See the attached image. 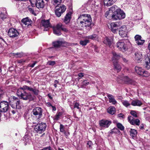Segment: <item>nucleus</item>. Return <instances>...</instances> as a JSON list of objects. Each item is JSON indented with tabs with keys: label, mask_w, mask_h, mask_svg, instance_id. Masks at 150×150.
I'll list each match as a JSON object with an SVG mask.
<instances>
[{
	"label": "nucleus",
	"mask_w": 150,
	"mask_h": 150,
	"mask_svg": "<svg viewBox=\"0 0 150 150\" xmlns=\"http://www.w3.org/2000/svg\"><path fill=\"white\" fill-rule=\"evenodd\" d=\"M77 22L81 26L86 27V29L89 30L91 28V16L88 14L81 15L77 19Z\"/></svg>",
	"instance_id": "f257e3e1"
},
{
	"label": "nucleus",
	"mask_w": 150,
	"mask_h": 150,
	"mask_svg": "<svg viewBox=\"0 0 150 150\" xmlns=\"http://www.w3.org/2000/svg\"><path fill=\"white\" fill-rule=\"evenodd\" d=\"M17 94L18 97L24 100H31L33 99L31 94H28L22 89L19 88L18 89Z\"/></svg>",
	"instance_id": "f03ea898"
},
{
	"label": "nucleus",
	"mask_w": 150,
	"mask_h": 150,
	"mask_svg": "<svg viewBox=\"0 0 150 150\" xmlns=\"http://www.w3.org/2000/svg\"><path fill=\"white\" fill-rule=\"evenodd\" d=\"M117 81L119 83L125 82L126 83L136 85V83L134 81L129 78L127 76H119L117 79Z\"/></svg>",
	"instance_id": "7ed1b4c3"
},
{
	"label": "nucleus",
	"mask_w": 150,
	"mask_h": 150,
	"mask_svg": "<svg viewBox=\"0 0 150 150\" xmlns=\"http://www.w3.org/2000/svg\"><path fill=\"white\" fill-rule=\"evenodd\" d=\"M46 127V123L42 122L36 125L34 128V130L37 132L41 134L45 130Z\"/></svg>",
	"instance_id": "20e7f679"
},
{
	"label": "nucleus",
	"mask_w": 150,
	"mask_h": 150,
	"mask_svg": "<svg viewBox=\"0 0 150 150\" xmlns=\"http://www.w3.org/2000/svg\"><path fill=\"white\" fill-rule=\"evenodd\" d=\"M112 19L115 20H120L124 19L125 17V14L123 10L120 9L116 14H112Z\"/></svg>",
	"instance_id": "39448f33"
},
{
	"label": "nucleus",
	"mask_w": 150,
	"mask_h": 150,
	"mask_svg": "<svg viewBox=\"0 0 150 150\" xmlns=\"http://www.w3.org/2000/svg\"><path fill=\"white\" fill-rule=\"evenodd\" d=\"M116 47L118 49L124 52L128 50L127 45L123 40H120L116 43Z\"/></svg>",
	"instance_id": "423d86ee"
},
{
	"label": "nucleus",
	"mask_w": 150,
	"mask_h": 150,
	"mask_svg": "<svg viewBox=\"0 0 150 150\" xmlns=\"http://www.w3.org/2000/svg\"><path fill=\"white\" fill-rule=\"evenodd\" d=\"M66 9V6L64 5L56 6L54 11L56 15L58 17H60L62 14L65 11Z\"/></svg>",
	"instance_id": "0eeeda50"
},
{
	"label": "nucleus",
	"mask_w": 150,
	"mask_h": 150,
	"mask_svg": "<svg viewBox=\"0 0 150 150\" xmlns=\"http://www.w3.org/2000/svg\"><path fill=\"white\" fill-rule=\"evenodd\" d=\"M121 24L120 22H116L112 23L110 24V28L111 31L114 33H117L118 31V28L120 27Z\"/></svg>",
	"instance_id": "6e6552de"
},
{
	"label": "nucleus",
	"mask_w": 150,
	"mask_h": 150,
	"mask_svg": "<svg viewBox=\"0 0 150 150\" xmlns=\"http://www.w3.org/2000/svg\"><path fill=\"white\" fill-rule=\"evenodd\" d=\"M8 35L11 38H14L18 37L19 33L16 30L12 28H10L8 31Z\"/></svg>",
	"instance_id": "1a4fd4ad"
},
{
	"label": "nucleus",
	"mask_w": 150,
	"mask_h": 150,
	"mask_svg": "<svg viewBox=\"0 0 150 150\" xmlns=\"http://www.w3.org/2000/svg\"><path fill=\"white\" fill-rule=\"evenodd\" d=\"M42 109L40 107H36L33 110L31 113L38 118H40L42 115Z\"/></svg>",
	"instance_id": "9d476101"
},
{
	"label": "nucleus",
	"mask_w": 150,
	"mask_h": 150,
	"mask_svg": "<svg viewBox=\"0 0 150 150\" xmlns=\"http://www.w3.org/2000/svg\"><path fill=\"white\" fill-rule=\"evenodd\" d=\"M9 108V103L6 101H3L0 103V111L1 112H6Z\"/></svg>",
	"instance_id": "9b49d317"
},
{
	"label": "nucleus",
	"mask_w": 150,
	"mask_h": 150,
	"mask_svg": "<svg viewBox=\"0 0 150 150\" xmlns=\"http://www.w3.org/2000/svg\"><path fill=\"white\" fill-rule=\"evenodd\" d=\"M119 35L121 37H126L128 32L126 26L124 25L121 26L119 28Z\"/></svg>",
	"instance_id": "f8f14e48"
},
{
	"label": "nucleus",
	"mask_w": 150,
	"mask_h": 150,
	"mask_svg": "<svg viewBox=\"0 0 150 150\" xmlns=\"http://www.w3.org/2000/svg\"><path fill=\"white\" fill-rule=\"evenodd\" d=\"M41 24L44 27V30L47 31L51 27L49 20H43L41 22Z\"/></svg>",
	"instance_id": "ddd939ff"
},
{
	"label": "nucleus",
	"mask_w": 150,
	"mask_h": 150,
	"mask_svg": "<svg viewBox=\"0 0 150 150\" xmlns=\"http://www.w3.org/2000/svg\"><path fill=\"white\" fill-rule=\"evenodd\" d=\"M111 122L110 120H102L99 121V124L100 127L108 128L111 124Z\"/></svg>",
	"instance_id": "4468645a"
},
{
	"label": "nucleus",
	"mask_w": 150,
	"mask_h": 150,
	"mask_svg": "<svg viewBox=\"0 0 150 150\" xmlns=\"http://www.w3.org/2000/svg\"><path fill=\"white\" fill-rule=\"evenodd\" d=\"M128 120L129 122L132 125H136L139 126L140 124V121L137 119H135L130 116L128 117Z\"/></svg>",
	"instance_id": "2eb2a0df"
},
{
	"label": "nucleus",
	"mask_w": 150,
	"mask_h": 150,
	"mask_svg": "<svg viewBox=\"0 0 150 150\" xmlns=\"http://www.w3.org/2000/svg\"><path fill=\"white\" fill-rule=\"evenodd\" d=\"M61 23L57 24L55 27L53 28L54 33L57 35H60L61 34Z\"/></svg>",
	"instance_id": "dca6fc26"
},
{
	"label": "nucleus",
	"mask_w": 150,
	"mask_h": 150,
	"mask_svg": "<svg viewBox=\"0 0 150 150\" xmlns=\"http://www.w3.org/2000/svg\"><path fill=\"white\" fill-rule=\"evenodd\" d=\"M112 41L113 39L112 38L106 37L103 41V42L107 45L112 48L113 47Z\"/></svg>",
	"instance_id": "f3484780"
},
{
	"label": "nucleus",
	"mask_w": 150,
	"mask_h": 150,
	"mask_svg": "<svg viewBox=\"0 0 150 150\" xmlns=\"http://www.w3.org/2000/svg\"><path fill=\"white\" fill-rule=\"evenodd\" d=\"M35 4L36 7L39 9L42 8L45 6V3L43 0H36Z\"/></svg>",
	"instance_id": "a211bd4d"
},
{
	"label": "nucleus",
	"mask_w": 150,
	"mask_h": 150,
	"mask_svg": "<svg viewBox=\"0 0 150 150\" xmlns=\"http://www.w3.org/2000/svg\"><path fill=\"white\" fill-rule=\"evenodd\" d=\"M133 56L135 61L139 63L142 58V54L139 51H137L134 53Z\"/></svg>",
	"instance_id": "6ab92c4d"
},
{
	"label": "nucleus",
	"mask_w": 150,
	"mask_h": 150,
	"mask_svg": "<svg viewBox=\"0 0 150 150\" xmlns=\"http://www.w3.org/2000/svg\"><path fill=\"white\" fill-rule=\"evenodd\" d=\"M112 60L113 62H116L117 61V60H118L121 58V57H122V54H117L114 51L112 52Z\"/></svg>",
	"instance_id": "aec40b11"
},
{
	"label": "nucleus",
	"mask_w": 150,
	"mask_h": 150,
	"mask_svg": "<svg viewBox=\"0 0 150 150\" xmlns=\"http://www.w3.org/2000/svg\"><path fill=\"white\" fill-rule=\"evenodd\" d=\"M120 9V8L115 5L110 8L109 11L113 13L112 14H115L119 11Z\"/></svg>",
	"instance_id": "412c9836"
},
{
	"label": "nucleus",
	"mask_w": 150,
	"mask_h": 150,
	"mask_svg": "<svg viewBox=\"0 0 150 150\" xmlns=\"http://www.w3.org/2000/svg\"><path fill=\"white\" fill-rule=\"evenodd\" d=\"M65 43H66L65 42L57 40L53 42H52V44L54 47H59L61 46H64Z\"/></svg>",
	"instance_id": "4be33fe9"
},
{
	"label": "nucleus",
	"mask_w": 150,
	"mask_h": 150,
	"mask_svg": "<svg viewBox=\"0 0 150 150\" xmlns=\"http://www.w3.org/2000/svg\"><path fill=\"white\" fill-rule=\"evenodd\" d=\"M107 96L109 99V101L110 103H111L113 105H115L117 104V102L114 98L113 96L111 94H108Z\"/></svg>",
	"instance_id": "5701e85b"
},
{
	"label": "nucleus",
	"mask_w": 150,
	"mask_h": 150,
	"mask_svg": "<svg viewBox=\"0 0 150 150\" xmlns=\"http://www.w3.org/2000/svg\"><path fill=\"white\" fill-rule=\"evenodd\" d=\"M20 103V102L19 100H16L13 101V103H12L11 102L10 104L11 107L13 108H19L20 107L19 105Z\"/></svg>",
	"instance_id": "b1692460"
},
{
	"label": "nucleus",
	"mask_w": 150,
	"mask_h": 150,
	"mask_svg": "<svg viewBox=\"0 0 150 150\" xmlns=\"http://www.w3.org/2000/svg\"><path fill=\"white\" fill-rule=\"evenodd\" d=\"M117 0H104V3L105 5L109 6L113 4Z\"/></svg>",
	"instance_id": "393cba45"
},
{
	"label": "nucleus",
	"mask_w": 150,
	"mask_h": 150,
	"mask_svg": "<svg viewBox=\"0 0 150 150\" xmlns=\"http://www.w3.org/2000/svg\"><path fill=\"white\" fill-rule=\"evenodd\" d=\"M7 17L6 12L5 10H3V11H1L0 10V20H4Z\"/></svg>",
	"instance_id": "a878e982"
},
{
	"label": "nucleus",
	"mask_w": 150,
	"mask_h": 150,
	"mask_svg": "<svg viewBox=\"0 0 150 150\" xmlns=\"http://www.w3.org/2000/svg\"><path fill=\"white\" fill-rule=\"evenodd\" d=\"M113 63L115 69L117 71V72L120 71L121 69V67L118 62L117 61L116 62H113Z\"/></svg>",
	"instance_id": "bb28decb"
},
{
	"label": "nucleus",
	"mask_w": 150,
	"mask_h": 150,
	"mask_svg": "<svg viewBox=\"0 0 150 150\" xmlns=\"http://www.w3.org/2000/svg\"><path fill=\"white\" fill-rule=\"evenodd\" d=\"M130 135L132 137V138L133 139H135L136 138L137 131L134 129H131L129 132Z\"/></svg>",
	"instance_id": "cd10ccee"
},
{
	"label": "nucleus",
	"mask_w": 150,
	"mask_h": 150,
	"mask_svg": "<svg viewBox=\"0 0 150 150\" xmlns=\"http://www.w3.org/2000/svg\"><path fill=\"white\" fill-rule=\"evenodd\" d=\"M22 22L25 25H28L30 24L31 23L32 21L30 19H29L28 18H23L22 20Z\"/></svg>",
	"instance_id": "c85d7f7f"
},
{
	"label": "nucleus",
	"mask_w": 150,
	"mask_h": 150,
	"mask_svg": "<svg viewBox=\"0 0 150 150\" xmlns=\"http://www.w3.org/2000/svg\"><path fill=\"white\" fill-rule=\"evenodd\" d=\"M131 105L134 106H140L142 105V103L139 100H133L131 103Z\"/></svg>",
	"instance_id": "c756f323"
},
{
	"label": "nucleus",
	"mask_w": 150,
	"mask_h": 150,
	"mask_svg": "<svg viewBox=\"0 0 150 150\" xmlns=\"http://www.w3.org/2000/svg\"><path fill=\"white\" fill-rule=\"evenodd\" d=\"M115 108L112 106L109 107L107 110V112L112 115L114 114L115 113Z\"/></svg>",
	"instance_id": "7c9ffc66"
},
{
	"label": "nucleus",
	"mask_w": 150,
	"mask_h": 150,
	"mask_svg": "<svg viewBox=\"0 0 150 150\" xmlns=\"http://www.w3.org/2000/svg\"><path fill=\"white\" fill-rule=\"evenodd\" d=\"M34 6V5L33 6L31 4V6H29L28 7V9L30 13L35 16H36V14L34 10L33 7Z\"/></svg>",
	"instance_id": "2f4dec72"
},
{
	"label": "nucleus",
	"mask_w": 150,
	"mask_h": 150,
	"mask_svg": "<svg viewBox=\"0 0 150 150\" xmlns=\"http://www.w3.org/2000/svg\"><path fill=\"white\" fill-rule=\"evenodd\" d=\"M135 72L138 74L139 75H142V74L143 73L144 70L141 67H136L135 68Z\"/></svg>",
	"instance_id": "473e14b6"
},
{
	"label": "nucleus",
	"mask_w": 150,
	"mask_h": 150,
	"mask_svg": "<svg viewBox=\"0 0 150 150\" xmlns=\"http://www.w3.org/2000/svg\"><path fill=\"white\" fill-rule=\"evenodd\" d=\"M71 14L69 13L67 14L65 17L64 21L65 23H67L70 21L71 19Z\"/></svg>",
	"instance_id": "72a5a7b5"
},
{
	"label": "nucleus",
	"mask_w": 150,
	"mask_h": 150,
	"mask_svg": "<svg viewBox=\"0 0 150 150\" xmlns=\"http://www.w3.org/2000/svg\"><path fill=\"white\" fill-rule=\"evenodd\" d=\"M145 67L148 69L150 68V58L145 59Z\"/></svg>",
	"instance_id": "f704fd0d"
},
{
	"label": "nucleus",
	"mask_w": 150,
	"mask_h": 150,
	"mask_svg": "<svg viewBox=\"0 0 150 150\" xmlns=\"http://www.w3.org/2000/svg\"><path fill=\"white\" fill-rule=\"evenodd\" d=\"M86 38L88 39L96 40L98 39V37L96 34H93L92 35L86 36Z\"/></svg>",
	"instance_id": "c9c22d12"
},
{
	"label": "nucleus",
	"mask_w": 150,
	"mask_h": 150,
	"mask_svg": "<svg viewBox=\"0 0 150 150\" xmlns=\"http://www.w3.org/2000/svg\"><path fill=\"white\" fill-rule=\"evenodd\" d=\"M62 113L61 112H57L54 117V119L57 120H58L59 117L62 115Z\"/></svg>",
	"instance_id": "e433bc0d"
},
{
	"label": "nucleus",
	"mask_w": 150,
	"mask_h": 150,
	"mask_svg": "<svg viewBox=\"0 0 150 150\" xmlns=\"http://www.w3.org/2000/svg\"><path fill=\"white\" fill-rule=\"evenodd\" d=\"M89 42V40H88L85 39L83 40H81L80 42V44L83 45L85 46Z\"/></svg>",
	"instance_id": "4c0bfd02"
},
{
	"label": "nucleus",
	"mask_w": 150,
	"mask_h": 150,
	"mask_svg": "<svg viewBox=\"0 0 150 150\" xmlns=\"http://www.w3.org/2000/svg\"><path fill=\"white\" fill-rule=\"evenodd\" d=\"M122 103L124 106L127 107L129 106L130 105V104L129 102L128 101L126 100H122Z\"/></svg>",
	"instance_id": "58836bf2"
},
{
	"label": "nucleus",
	"mask_w": 150,
	"mask_h": 150,
	"mask_svg": "<svg viewBox=\"0 0 150 150\" xmlns=\"http://www.w3.org/2000/svg\"><path fill=\"white\" fill-rule=\"evenodd\" d=\"M117 127L121 130H123L124 129V127L120 123L117 124Z\"/></svg>",
	"instance_id": "ea45409f"
},
{
	"label": "nucleus",
	"mask_w": 150,
	"mask_h": 150,
	"mask_svg": "<svg viewBox=\"0 0 150 150\" xmlns=\"http://www.w3.org/2000/svg\"><path fill=\"white\" fill-rule=\"evenodd\" d=\"M23 140H24L25 142V144H29L30 142V140L28 138V136H25L23 138Z\"/></svg>",
	"instance_id": "a19ab883"
},
{
	"label": "nucleus",
	"mask_w": 150,
	"mask_h": 150,
	"mask_svg": "<svg viewBox=\"0 0 150 150\" xmlns=\"http://www.w3.org/2000/svg\"><path fill=\"white\" fill-rule=\"evenodd\" d=\"M141 39H142V37L141 36L139 35H137L134 37V39L136 42H138V41L140 40Z\"/></svg>",
	"instance_id": "79ce46f5"
},
{
	"label": "nucleus",
	"mask_w": 150,
	"mask_h": 150,
	"mask_svg": "<svg viewBox=\"0 0 150 150\" xmlns=\"http://www.w3.org/2000/svg\"><path fill=\"white\" fill-rule=\"evenodd\" d=\"M130 113L133 117H138L137 113L135 111L132 110L130 112Z\"/></svg>",
	"instance_id": "37998d69"
},
{
	"label": "nucleus",
	"mask_w": 150,
	"mask_h": 150,
	"mask_svg": "<svg viewBox=\"0 0 150 150\" xmlns=\"http://www.w3.org/2000/svg\"><path fill=\"white\" fill-rule=\"evenodd\" d=\"M89 82H88L87 80H84L83 82L81 83L82 87H83L84 86L88 85L89 84Z\"/></svg>",
	"instance_id": "c03bdc74"
},
{
	"label": "nucleus",
	"mask_w": 150,
	"mask_h": 150,
	"mask_svg": "<svg viewBox=\"0 0 150 150\" xmlns=\"http://www.w3.org/2000/svg\"><path fill=\"white\" fill-rule=\"evenodd\" d=\"M145 40H142L141 39L140 40L138 41V42H136V43L138 45H143L144 42Z\"/></svg>",
	"instance_id": "a18cd8bd"
},
{
	"label": "nucleus",
	"mask_w": 150,
	"mask_h": 150,
	"mask_svg": "<svg viewBox=\"0 0 150 150\" xmlns=\"http://www.w3.org/2000/svg\"><path fill=\"white\" fill-rule=\"evenodd\" d=\"M143 76L147 77L149 75V74L147 71H145L144 70L143 72V73L142 74V75Z\"/></svg>",
	"instance_id": "49530a36"
},
{
	"label": "nucleus",
	"mask_w": 150,
	"mask_h": 150,
	"mask_svg": "<svg viewBox=\"0 0 150 150\" xmlns=\"http://www.w3.org/2000/svg\"><path fill=\"white\" fill-rule=\"evenodd\" d=\"M60 132H63L64 134H65L66 132L64 131V126L62 124H60Z\"/></svg>",
	"instance_id": "de8ad7c7"
},
{
	"label": "nucleus",
	"mask_w": 150,
	"mask_h": 150,
	"mask_svg": "<svg viewBox=\"0 0 150 150\" xmlns=\"http://www.w3.org/2000/svg\"><path fill=\"white\" fill-rule=\"evenodd\" d=\"M61 27H60V28L61 29V30H62V31L66 32H68V30L66 28H65L64 26L61 23Z\"/></svg>",
	"instance_id": "09e8293b"
},
{
	"label": "nucleus",
	"mask_w": 150,
	"mask_h": 150,
	"mask_svg": "<svg viewBox=\"0 0 150 150\" xmlns=\"http://www.w3.org/2000/svg\"><path fill=\"white\" fill-rule=\"evenodd\" d=\"M47 64L49 65L53 66L55 64V62L54 61H49Z\"/></svg>",
	"instance_id": "8fccbe9b"
},
{
	"label": "nucleus",
	"mask_w": 150,
	"mask_h": 150,
	"mask_svg": "<svg viewBox=\"0 0 150 150\" xmlns=\"http://www.w3.org/2000/svg\"><path fill=\"white\" fill-rule=\"evenodd\" d=\"M34 94L36 95H37L38 94L39 91L38 90L36 89H33L32 91Z\"/></svg>",
	"instance_id": "3c124183"
},
{
	"label": "nucleus",
	"mask_w": 150,
	"mask_h": 150,
	"mask_svg": "<svg viewBox=\"0 0 150 150\" xmlns=\"http://www.w3.org/2000/svg\"><path fill=\"white\" fill-rule=\"evenodd\" d=\"M121 58H122L123 62L125 63H127L128 62V60L127 59L123 57V55H122V57H121Z\"/></svg>",
	"instance_id": "603ef678"
},
{
	"label": "nucleus",
	"mask_w": 150,
	"mask_h": 150,
	"mask_svg": "<svg viewBox=\"0 0 150 150\" xmlns=\"http://www.w3.org/2000/svg\"><path fill=\"white\" fill-rule=\"evenodd\" d=\"M28 86H27L26 85H24L22 87H21L19 88L20 89H22L24 91H25V90H28Z\"/></svg>",
	"instance_id": "864d4df0"
},
{
	"label": "nucleus",
	"mask_w": 150,
	"mask_h": 150,
	"mask_svg": "<svg viewBox=\"0 0 150 150\" xmlns=\"http://www.w3.org/2000/svg\"><path fill=\"white\" fill-rule=\"evenodd\" d=\"M79 104L78 103H75L74 106V108H76L78 109H80V108L79 107Z\"/></svg>",
	"instance_id": "5fc2aeb1"
},
{
	"label": "nucleus",
	"mask_w": 150,
	"mask_h": 150,
	"mask_svg": "<svg viewBox=\"0 0 150 150\" xmlns=\"http://www.w3.org/2000/svg\"><path fill=\"white\" fill-rule=\"evenodd\" d=\"M109 11H106L105 14V16L107 18H109L110 17V15L109 14Z\"/></svg>",
	"instance_id": "6e6d98bb"
},
{
	"label": "nucleus",
	"mask_w": 150,
	"mask_h": 150,
	"mask_svg": "<svg viewBox=\"0 0 150 150\" xmlns=\"http://www.w3.org/2000/svg\"><path fill=\"white\" fill-rule=\"evenodd\" d=\"M15 55L17 56V57H21L23 56V54L22 53H18L15 54Z\"/></svg>",
	"instance_id": "4d7b16f0"
},
{
	"label": "nucleus",
	"mask_w": 150,
	"mask_h": 150,
	"mask_svg": "<svg viewBox=\"0 0 150 150\" xmlns=\"http://www.w3.org/2000/svg\"><path fill=\"white\" fill-rule=\"evenodd\" d=\"M30 1L31 4L34 5V3L36 1V0H29Z\"/></svg>",
	"instance_id": "13d9d810"
},
{
	"label": "nucleus",
	"mask_w": 150,
	"mask_h": 150,
	"mask_svg": "<svg viewBox=\"0 0 150 150\" xmlns=\"http://www.w3.org/2000/svg\"><path fill=\"white\" fill-rule=\"evenodd\" d=\"M118 116L119 117L124 118V115L123 113H120L118 115Z\"/></svg>",
	"instance_id": "bf43d9fd"
},
{
	"label": "nucleus",
	"mask_w": 150,
	"mask_h": 150,
	"mask_svg": "<svg viewBox=\"0 0 150 150\" xmlns=\"http://www.w3.org/2000/svg\"><path fill=\"white\" fill-rule=\"evenodd\" d=\"M36 63H37V62H35L33 63L32 64H31L30 65L29 67H34V66Z\"/></svg>",
	"instance_id": "052dcab7"
},
{
	"label": "nucleus",
	"mask_w": 150,
	"mask_h": 150,
	"mask_svg": "<svg viewBox=\"0 0 150 150\" xmlns=\"http://www.w3.org/2000/svg\"><path fill=\"white\" fill-rule=\"evenodd\" d=\"M113 129L114 133H117L118 131V129L117 128H114Z\"/></svg>",
	"instance_id": "680f3d73"
},
{
	"label": "nucleus",
	"mask_w": 150,
	"mask_h": 150,
	"mask_svg": "<svg viewBox=\"0 0 150 150\" xmlns=\"http://www.w3.org/2000/svg\"><path fill=\"white\" fill-rule=\"evenodd\" d=\"M87 145L89 146V147H90L92 145V143L91 142H88L87 143Z\"/></svg>",
	"instance_id": "e2e57ef3"
},
{
	"label": "nucleus",
	"mask_w": 150,
	"mask_h": 150,
	"mask_svg": "<svg viewBox=\"0 0 150 150\" xmlns=\"http://www.w3.org/2000/svg\"><path fill=\"white\" fill-rule=\"evenodd\" d=\"M13 101H14L15 100H19L15 96H13Z\"/></svg>",
	"instance_id": "0e129e2a"
},
{
	"label": "nucleus",
	"mask_w": 150,
	"mask_h": 150,
	"mask_svg": "<svg viewBox=\"0 0 150 150\" xmlns=\"http://www.w3.org/2000/svg\"><path fill=\"white\" fill-rule=\"evenodd\" d=\"M18 63H22L23 62H25V60H23V59H21V60H18Z\"/></svg>",
	"instance_id": "69168bd1"
},
{
	"label": "nucleus",
	"mask_w": 150,
	"mask_h": 150,
	"mask_svg": "<svg viewBox=\"0 0 150 150\" xmlns=\"http://www.w3.org/2000/svg\"><path fill=\"white\" fill-rule=\"evenodd\" d=\"M78 76L79 77H82L83 76V73H80L78 74Z\"/></svg>",
	"instance_id": "338daca9"
},
{
	"label": "nucleus",
	"mask_w": 150,
	"mask_h": 150,
	"mask_svg": "<svg viewBox=\"0 0 150 150\" xmlns=\"http://www.w3.org/2000/svg\"><path fill=\"white\" fill-rule=\"evenodd\" d=\"M47 105L48 106V107H50V106H52V105L50 103V102H48L47 103Z\"/></svg>",
	"instance_id": "774afa93"
}]
</instances>
